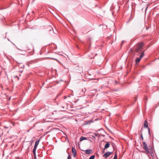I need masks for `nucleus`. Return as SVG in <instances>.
I'll return each instance as SVG.
<instances>
[{
    "mask_svg": "<svg viewBox=\"0 0 159 159\" xmlns=\"http://www.w3.org/2000/svg\"><path fill=\"white\" fill-rule=\"evenodd\" d=\"M143 148L146 151L147 154H149V150L148 148L147 145L145 142H143Z\"/></svg>",
    "mask_w": 159,
    "mask_h": 159,
    "instance_id": "nucleus-1",
    "label": "nucleus"
},
{
    "mask_svg": "<svg viewBox=\"0 0 159 159\" xmlns=\"http://www.w3.org/2000/svg\"><path fill=\"white\" fill-rule=\"evenodd\" d=\"M70 97V95H69L67 96V97Z\"/></svg>",
    "mask_w": 159,
    "mask_h": 159,
    "instance_id": "nucleus-34",
    "label": "nucleus"
},
{
    "mask_svg": "<svg viewBox=\"0 0 159 159\" xmlns=\"http://www.w3.org/2000/svg\"><path fill=\"white\" fill-rule=\"evenodd\" d=\"M141 59L139 57L137 58L135 60V62L136 63H138L140 62Z\"/></svg>",
    "mask_w": 159,
    "mask_h": 159,
    "instance_id": "nucleus-12",
    "label": "nucleus"
},
{
    "mask_svg": "<svg viewBox=\"0 0 159 159\" xmlns=\"http://www.w3.org/2000/svg\"><path fill=\"white\" fill-rule=\"evenodd\" d=\"M117 155L116 154V153H115V154L114 155V158L113 159H117Z\"/></svg>",
    "mask_w": 159,
    "mask_h": 159,
    "instance_id": "nucleus-18",
    "label": "nucleus"
},
{
    "mask_svg": "<svg viewBox=\"0 0 159 159\" xmlns=\"http://www.w3.org/2000/svg\"><path fill=\"white\" fill-rule=\"evenodd\" d=\"M51 28L52 29V30H53V29H52V27H51Z\"/></svg>",
    "mask_w": 159,
    "mask_h": 159,
    "instance_id": "nucleus-42",
    "label": "nucleus"
},
{
    "mask_svg": "<svg viewBox=\"0 0 159 159\" xmlns=\"http://www.w3.org/2000/svg\"><path fill=\"white\" fill-rule=\"evenodd\" d=\"M148 4H147V6L146 7V8H145V12H146V11H147V9H148Z\"/></svg>",
    "mask_w": 159,
    "mask_h": 159,
    "instance_id": "nucleus-22",
    "label": "nucleus"
},
{
    "mask_svg": "<svg viewBox=\"0 0 159 159\" xmlns=\"http://www.w3.org/2000/svg\"><path fill=\"white\" fill-rule=\"evenodd\" d=\"M4 127L5 128H7V127Z\"/></svg>",
    "mask_w": 159,
    "mask_h": 159,
    "instance_id": "nucleus-38",
    "label": "nucleus"
},
{
    "mask_svg": "<svg viewBox=\"0 0 159 159\" xmlns=\"http://www.w3.org/2000/svg\"><path fill=\"white\" fill-rule=\"evenodd\" d=\"M101 130H102V131L103 132H104V131L103 130V129H99L97 131H101Z\"/></svg>",
    "mask_w": 159,
    "mask_h": 159,
    "instance_id": "nucleus-23",
    "label": "nucleus"
},
{
    "mask_svg": "<svg viewBox=\"0 0 159 159\" xmlns=\"http://www.w3.org/2000/svg\"><path fill=\"white\" fill-rule=\"evenodd\" d=\"M11 43L14 46H15V47H16V46L15 45V44L14 43H13L12 42H11Z\"/></svg>",
    "mask_w": 159,
    "mask_h": 159,
    "instance_id": "nucleus-31",
    "label": "nucleus"
},
{
    "mask_svg": "<svg viewBox=\"0 0 159 159\" xmlns=\"http://www.w3.org/2000/svg\"><path fill=\"white\" fill-rule=\"evenodd\" d=\"M150 153L152 157L153 156H154V154L153 152V151L152 150L150 151H149V153Z\"/></svg>",
    "mask_w": 159,
    "mask_h": 159,
    "instance_id": "nucleus-16",
    "label": "nucleus"
},
{
    "mask_svg": "<svg viewBox=\"0 0 159 159\" xmlns=\"http://www.w3.org/2000/svg\"><path fill=\"white\" fill-rule=\"evenodd\" d=\"M16 48L18 49V50H20V51H21L23 52H25V50H21V49H20L19 48L17 47H16Z\"/></svg>",
    "mask_w": 159,
    "mask_h": 159,
    "instance_id": "nucleus-21",
    "label": "nucleus"
},
{
    "mask_svg": "<svg viewBox=\"0 0 159 159\" xmlns=\"http://www.w3.org/2000/svg\"><path fill=\"white\" fill-rule=\"evenodd\" d=\"M16 48L18 49V50H20V51H21L23 52H25V50H21V49H20L19 48L17 47H16Z\"/></svg>",
    "mask_w": 159,
    "mask_h": 159,
    "instance_id": "nucleus-20",
    "label": "nucleus"
},
{
    "mask_svg": "<svg viewBox=\"0 0 159 159\" xmlns=\"http://www.w3.org/2000/svg\"><path fill=\"white\" fill-rule=\"evenodd\" d=\"M144 128H148V122L147 120H145L144 121Z\"/></svg>",
    "mask_w": 159,
    "mask_h": 159,
    "instance_id": "nucleus-6",
    "label": "nucleus"
},
{
    "mask_svg": "<svg viewBox=\"0 0 159 159\" xmlns=\"http://www.w3.org/2000/svg\"><path fill=\"white\" fill-rule=\"evenodd\" d=\"M7 32H6V35L7 34Z\"/></svg>",
    "mask_w": 159,
    "mask_h": 159,
    "instance_id": "nucleus-44",
    "label": "nucleus"
},
{
    "mask_svg": "<svg viewBox=\"0 0 159 159\" xmlns=\"http://www.w3.org/2000/svg\"><path fill=\"white\" fill-rule=\"evenodd\" d=\"M24 65H23L22 66H22H20V67H21V68H24Z\"/></svg>",
    "mask_w": 159,
    "mask_h": 159,
    "instance_id": "nucleus-32",
    "label": "nucleus"
},
{
    "mask_svg": "<svg viewBox=\"0 0 159 159\" xmlns=\"http://www.w3.org/2000/svg\"><path fill=\"white\" fill-rule=\"evenodd\" d=\"M141 49V48H139L138 47L137 48H136L135 49V51L136 52H139L140 51Z\"/></svg>",
    "mask_w": 159,
    "mask_h": 159,
    "instance_id": "nucleus-13",
    "label": "nucleus"
},
{
    "mask_svg": "<svg viewBox=\"0 0 159 159\" xmlns=\"http://www.w3.org/2000/svg\"><path fill=\"white\" fill-rule=\"evenodd\" d=\"M72 152L74 157H75L76 155V151L75 148L72 147Z\"/></svg>",
    "mask_w": 159,
    "mask_h": 159,
    "instance_id": "nucleus-3",
    "label": "nucleus"
},
{
    "mask_svg": "<svg viewBox=\"0 0 159 159\" xmlns=\"http://www.w3.org/2000/svg\"><path fill=\"white\" fill-rule=\"evenodd\" d=\"M67 98V96H65L64 97V99H66Z\"/></svg>",
    "mask_w": 159,
    "mask_h": 159,
    "instance_id": "nucleus-29",
    "label": "nucleus"
},
{
    "mask_svg": "<svg viewBox=\"0 0 159 159\" xmlns=\"http://www.w3.org/2000/svg\"><path fill=\"white\" fill-rule=\"evenodd\" d=\"M145 50L144 51H143L142 52L141 54V55H140L139 58H140L141 59L143 58V57L144 55V52Z\"/></svg>",
    "mask_w": 159,
    "mask_h": 159,
    "instance_id": "nucleus-10",
    "label": "nucleus"
},
{
    "mask_svg": "<svg viewBox=\"0 0 159 159\" xmlns=\"http://www.w3.org/2000/svg\"><path fill=\"white\" fill-rule=\"evenodd\" d=\"M148 134H149V135H150V129L149 128H148Z\"/></svg>",
    "mask_w": 159,
    "mask_h": 159,
    "instance_id": "nucleus-24",
    "label": "nucleus"
},
{
    "mask_svg": "<svg viewBox=\"0 0 159 159\" xmlns=\"http://www.w3.org/2000/svg\"><path fill=\"white\" fill-rule=\"evenodd\" d=\"M7 40H8V41H10V40L9 39L7 38Z\"/></svg>",
    "mask_w": 159,
    "mask_h": 159,
    "instance_id": "nucleus-37",
    "label": "nucleus"
},
{
    "mask_svg": "<svg viewBox=\"0 0 159 159\" xmlns=\"http://www.w3.org/2000/svg\"><path fill=\"white\" fill-rule=\"evenodd\" d=\"M125 43L124 41L123 40L122 41L121 44H123Z\"/></svg>",
    "mask_w": 159,
    "mask_h": 159,
    "instance_id": "nucleus-28",
    "label": "nucleus"
},
{
    "mask_svg": "<svg viewBox=\"0 0 159 159\" xmlns=\"http://www.w3.org/2000/svg\"><path fill=\"white\" fill-rule=\"evenodd\" d=\"M49 30L51 31L52 30V29H50V30Z\"/></svg>",
    "mask_w": 159,
    "mask_h": 159,
    "instance_id": "nucleus-39",
    "label": "nucleus"
},
{
    "mask_svg": "<svg viewBox=\"0 0 159 159\" xmlns=\"http://www.w3.org/2000/svg\"><path fill=\"white\" fill-rule=\"evenodd\" d=\"M36 148H33V152L34 155V156L35 158L36 157Z\"/></svg>",
    "mask_w": 159,
    "mask_h": 159,
    "instance_id": "nucleus-11",
    "label": "nucleus"
},
{
    "mask_svg": "<svg viewBox=\"0 0 159 159\" xmlns=\"http://www.w3.org/2000/svg\"><path fill=\"white\" fill-rule=\"evenodd\" d=\"M82 93H83V95H84V94L86 92V89L85 88H84V89H83L82 90Z\"/></svg>",
    "mask_w": 159,
    "mask_h": 159,
    "instance_id": "nucleus-15",
    "label": "nucleus"
},
{
    "mask_svg": "<svg viewBox=\"0 0 159 159\" xmlns=\"http://www.w3.org/2000/svg\"><path fill=\"white\" fill-rule=\"evenodd\" d=\"M115 84H116L117 83V81L116 80V81H115Z\"/></svg>",
    "mask_w": 159,
    "mask_h": 159,
    "instance_id": "nucleus-30",
    "label": "nucleus"
},
{
    "mask_svg": "<svg viewBox=\"0 0 159 159\" xmlns=\"http://www.w3.org/2000/svg\"><path fill=\"white\" fill-rule=\"evenodd\" d=\"M112 146H113V150H114V146L113 145H112Z\"/></svg>",
    "mask_w": 159,
    "mask_h": 159,
    "instance_id": "nucleus-36",
    "label": "nucleus"
},
{
    "mask_svg": "<svg viewBox=\"0 0 159 159\" xmlns=\"http://www.w3.org/2000/svg\"><path fill=\"white\" fill-rule=\"evenodd\" d=\"M94 135L95 136H98V137H101V135L98 133H94Z\"/></svg>",
    "mask_w": 159,
    "mask_h": 159,
    "instance_id": "nucleus-14",
    "label": "nucleus"
},
{
    "mask_svg": "<svg viewBox=\"0 0 159 159\" xmlns=\"http://www.w3.org/2000/svg\"><path fill=\"white\" fill-rule=\"evenodd\" d=\"M102 136H103V137H104L105 136V135H103Z\"/></svg>",
    "mask_w": 159,
    "mask_h": 159,
    "instance_id": "nucleus-41",
    "label": "nucleus"
},
{
    "mask_svg": "<svg viewBox=\"0 0 159 159\" xmlns=\"http://www.w3.org/2000/svg\"><path fill=\"white\" fill-rule=\"evenodd\" d=\"M6 36H3V38L4 39H5L6 38Z\"/></svg>",
    "mask_w": 159,
    "mask_h": 159,
    "instance_id": "nucleus-33",
    "label": "nucleus"
},
{
    "mask_svg": "<svg viewBox=\"0 0 159 159\" xmlns=\"http://www.w3.org/2000/svg\"><path fill=\"white\" fill-rule=\"evenodd\" d=\"M95 157L94 155L91 156L89 158V159H94Z\"/></svg>",
    "mask_w": 159,
    "mask_h": 159,
    "instance_id": "nucleus-17",
    "label": "nucleus"
},
{
    "mask_svg": "<svg viewBox=\"0 0 159 159\" xmlns=\"http://www.w3.org/2000/svg\"><path fill=\"white\" fill-rule=\"evenodd\" d=\"M113 152V151L111 152H106L103 155V156L105 157L106 158H107L109 155Z\"/></svg>",
    "mask_w": 159,
    "mask_h": 159,
    "instance_id": "nucleus-2",
    "label": "nucleus"
},
{
    "mask_svg": "<svg viewBox=\"0 0 159 159\" xmlns=\"http://www.w3.org/2000/svg\"><path fill=\"white\" fill-rule=\"evenodd\" d=\"M93 136V137L95 139V137L94 136Z\"/></svg>",
    "mask_w": 159,
    "mask_h": 159,
    "instance_id": "nucleus-35",
    "label": "nucleus"
},
{
    "mask_svg": "<svg viewBox=\"0 0 159 159\" xmlns=\"http://www.w3.org/2000/svg\"><path fill=\"white\" fill-rule=\"evenodd\" d=\"M15 78H16V79H17V80H19V77L18 76H15Z\"/></svg>",
    "mask_w": 159,
    "mask_h": 159,
    "instance_id": "nucleus-25",
    "label": "nucleus"
},
{
    "mask_svg": "<svg viewBox=\"0 0 159 159\" xmlns=\"http://www.w3.org/2000/svg\"><path fill=\"white\" fill-rule=\"evenodd\" d=\"M110 144L109 142H107V143L105 144L104 148L103 149L104 150L105 149L108 148L109 147Z\"/></svg>",
    "mask_w": 159,
    "mask_h": 159,
    "instance_id": "nucleus-5",
    "label": "nucleus"
},
{
    "mask_svg": "<svg viewBox=\"0 0 159 159\" xmlns=\"http://www.w3.org/2000/svg\"><path fill=\"white\" fill-rule=\"evenodd\" d=\"M85 153L87 154H89L92 153V150L91 149H87L85 150Z\"/></svg>",
    "mask_w": 159,
    "mask_h": 159,
    "instance_id": "nucleus-4",
    "label": "nucleus"
},
{
    "mask_svg": "<svg viewBox=\"0 0 159 159\" xmlns=\"http://www.w3.org/2000/svg\"><path fill=\"white\" fill-rule=\"evenodd\" d=\"M70 159V155L69 154V155L67 159Z\"/></svg>",
    "mask_w": 159,
    "mask_h": 159,
    "instance_id": "nucleus-26",
    "label": "nucleus"
},
{
    "mask_svg": "<svg viewBox=\"0 0 159 159\" xmlns=\"http://www.w3.org/2000/svg\"><path fill=\"white\" fill-rule=\"evenodd\" d=\"M144 152L143 151V152Z\"/></svg>",
    "mask_w": 159,
    "mask_h": 159,
    "instance_id": "nucleus-45",
    "label": "nucleus"
},
{
    "mask_svg": "<svg viewBox=\"0 0 159 159\" xmlns=\"http://www.w3.org/2000/svg\"><path fill=\"white\" fill-rule=\"evenodd\" d=\"M144 44L142 42H141L139 43L138 45V47L139 48H141L142 49V48Z\"/></svg>",
    "mask_w": 159,
    "mask_h": 159,
    "instance_id": "nucleus-8",
    "label": "nucleus"
},
{
    "mask_svg": "<svg viewBox=\"0 0 159 159\" xmlns=\"http://www.w3.org/2000/svg\"><path fill=\"white\" fill-rule=\"evenodd\" d=\"M143 36V38H144V37L145 36V35H144Z\"/></svg>",
    "mask_w": 159,
    "mask_h": 159,
    "instance_id": "nucleus-43",
    "label": "nucleus"
},
{
    "mask_svg": "<svg viewBox=\"0 0 159 159\" xmlns=\"http://www.w3.org/2000/svg\"><path fill=\"white\" fill-rule=\"evenodd\" d=\"M87 138L86 137H84V136H81L80 138V141H82L84 140H86Z\"/></svg>",
    "mask_w": 159,
    "mask_h": 159,
    "instance_id": "nucleus-9",
    "label": "nucleus"
},
{
    "mask_svg": "<svg viewBox=\"0 0 159 159\" xmlns=\"http://www.w3.org/2000/svg\"><path fill=\"white\" fill-rule=\"evenodd\" d=\"M148 28L147 27H146V30H148Z\"/></svg>",
    "mask_w": 159,
    "mask_h": 159,
    "instance_id": "nucleus-40",
    "label": "nucleus"
},
{
    "mask_svg": "<svg viewBox=\"0 0 159 159\" xmlns=\"http://www.w3.org/2000/svg\"><path fill=\"white\" fill-rule=\"evenodd\" d=\"M39 141L40 139H39V140H38L35 141L34 148H37V147L38 146L39 143Z\"/></svg>",
    "mask_w": 159,
    "mask_h": 159,
    "instance_id": "nucleus-7",
    "label": "nucleus"
},
{
    "mask_svg": "<svg viewBox=\"0 0 159 159\" xmlns=\"http://www.w3.org/2000/svg\"><path fill=\"white\" fill-rule=\"evenodd\" d=\"M141 137L142 140H143V134H142V133L141 134Z\"/></svg>",
    "mask_w": 159,
    "mask_h": 159,
    "instance_id": "nucleus-19",
    "label": "nucleus"
},
{
    "mask_svg": "<svg viewBox=\"0 0 159 159\" xmlns=\"http://www.w3.org/2000/svg\"><path fill=\"white\" fill-rule=\"evenodd\" d=\"M62 93V92H61V93H59L57 95V97H58V96H60V95Z\"/></svg>",
    "mask_w": 159,
    "mask_h": 159,
    "instance_id": "nucleus-27",
    "label": "nucleus"
}]
</instances>
